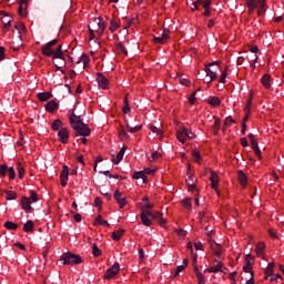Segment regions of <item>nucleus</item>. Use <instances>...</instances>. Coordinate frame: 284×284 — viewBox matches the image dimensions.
I'll use <instances>...</instances> for the list:
<instances>
[{"instance_id":"38","label":"nucleus","mask_w":284,"mask_h":284,"mask_svg":"<svg viewBox=\"0 0 284 284\" xmlns=\"http://www.w3.org/2000/svg\"><path fill=\"white\" fill-rule=\"evenodd\" d=\"M219 130H221V119H215L213 124V134H219Z\"/></svg>"},{"instance_id":"14","label":"nucleus","mask_w":284,"mask_h":284,"mask_svg":"<svg viewBox=\"0 0 284 284\" xmlns=\"http://www.w3.org/2000/svg\"><path fill=\"white\" fill-rule=\"evenodd\" d=\"M2 24H3V28L4 30H10V28H12V17L6 14L2 19Z\"/></svg>"},{"instance_id":"9","label":"nucleus","mask_w":284,"mask_h":284,"mask_svg":"<svg viewBox=\"0 0 284 284\" xmlns=\"http://www.w3.org/2000/svg\"><path fill=\"white\" fill-rule=\"evenodd\" d=\"M68 176H70V168H68V165H63L60 174V181H61L62 187H65V185H68Z\"/></svg>"},{"instance_id":"20","label":"nucleus","mask_w":284,"mask_h":284,"mask_svg":"<svg viewBox=\"0 0 284 284\" xmlns=\"http://www.w3.org/2000/svg\"><path fill=\"white\" fill-rule=\"evenodd\" d=\"M53 59H62V61L65 60V58H63V44H59V47L54 50Z\"/></svg>"},{"instance_id":"49","label":"nucleus","mask_w":284,"mask_h":284,"mask_svg":"<svg viewBox=\"0 0 284 284\" xmlns=\"http://www.w3.org/2000/svg\"><path fill=\"white\" fill-rule=\"evenodd\" d=\"M193 154V159L196 163H199V161H201V152L196 151V150H193L192 152Z\"/></svg>"},{"instance_id":"8","label":"nucleus","mask_w":284,"mask_h":284,"mask_svg":"<svg viewBox=\"0 0 284 284\" xmlns=\"http://www.w3.org/2000/svg\"><path fill=\"white\" fill-rule=\"evenodd\" d=\"M113 196H114V199H115V201H116V203L119 204V207H120L121 210H123V207H125V206L128 205V197H125V196L123 195V193L120 192L119 190H116V191L114 192Z\"/></svg>"},{"instance_id":"3","label":"nucleus","mask_w":284,"mask_h":284,"mask_svg":"<svg viewBox=\"0 0 284 284\" xmlns=\"http://www.w3.org/2000/svg\"><path fill=\"white\" fill-rule=\"evenodd\" d=\"M60 261H63V265H81V263H83V258L72 252L63 253Z\"/></svg>"},{"instance_id":"40","label":"nucleus","mask_w":284,"mask_h":284,"mask_svg":"<svg viewBox=\"0 0 284 284\" xmlns=\"http://www.w3.org/2000/svg\"><path fill=\"white\" fill-rule=\"evenodd\" d=\"M141 221L143 223V225H145L146 227H150L152 225V220H150V217L145 216V214H141Z\"/></svg>"},{"instance_id":"28","label":"nucleus","mask_w":284,"mask_h":284,"mask_svg":"<svg viewBox=\"0 0 284 284\" xmlns=\"http://www.w3.org/2000/svg\"><path fill=\"white\" fill-rule=\"evenodd\" d=\"M23 230L26 232H33L34 231V222H32V220H28L27 223L23 225Z\"/></svg>"},{"instance_id":"41","label":"nucleus","mask_w":284,"mask_h":284,"mask_svg":"<svg viewBox=\"0 0 284 284\" xmlns=\"http://www.w3.org/2000/svg\"><path fill=\"white\" fill-rule=\"evenodd\" d=\"M212 250H213L215 256H217V258H221V255L223 254L221 252V245L220 244H215L214 246H212Z\"/></svg>"},{"instance_id":"56","label":"nucleus","mask_w":284,"mask_h":284,"mask_svg":"<svg viewBox=\"0 0 284 284\" xmlns=\"http://www.w3.org/2000/svg\"><path fill=\"white\" fill-rule=\"evenodd\" d=\"M225 79H227V68L222 72L220 83H225Z\"/></svg>"},{"instance_id":"7","label":"nucleus","mask_w":284,"mask_h":284,"mask_svg":"<svg viewBox=\"0 0 284 284\" xmlns=\"http://www.w3.org/2000/svg\"><path fill=\"white\" fill-rule=\"evenodd\" d=\"M119 272H121V265L119 264V262H115L110 268L106 270L104 278L106 281H110V278H114V276H116Z\"/></svg>"},{"instance_id":"60","label":"nucleus","mask_w":284,"mask_h":284,"mask_svg":"<svg viewBox=\"0 0 284 284\" xmlns=\"http://www.w3.org/2000/svg\"><path fill=\"white\" fill-rule=\"evenodd\" d=\"M153 41H154V43H161V44H163V43H165L166 40H164L163 37L160 36V37H154V38H153Z\"/></svg>"},{"instance_id":"4","label":"nucleus","mask_w":284,"mask_h":284,"mask_svg":"<svg viewBox=\"0 0 284 284\" xmlns=\"http://www.w3.org/2000/svg\"><path fill=\"white\" fill-rule=\"evenodd\" d=\"M267 0H246V6L250 9V12H254L256 8H260L257 10V14H263L265 12V3Z\"/></svg>"},{"instance_id":"52","label":"nucleus","mask_w":284,"mask_h":284,"mask_svg":"<svg viewBox=\"0 0 284 284\" xmlns=\"http://www.w3.org/2000/svg\"><path fill=\"white\" fill-rule=\"evenodd\" d=\"M0 174H1V176H6L8 174V165L2 164L0 166Z\"/></svg>"},{"instance_id":"43","label":"nucleus","mask_w":284,"mask_h":284,"mask_svg":"<svg viewBox=\"0 0 284 284\" xmlns=\"http://www.w3.org/2000/svg\"><path fill=\"white\" fill-rule=\"evenodd\" d=\"M118 29H119V23H116V21L114 20H110V27H109L110 32H116Z\"/></svg>"},{"instance_id":"33","label":"nucleus","mask_w":284,"mask_h":284,"mask_svg":"<svg viewBox=\"0 0 284 284\" xmlns=\"http://www.w3.org/2000/svg\"><path fill=\"white\" fill-rule=\"evenodd\" d=\"M176 139L178 141H180V143L185 145V133H183V128L180 131H178Z\"/></svg>"},{"instance_id":"24","label":"nucleus","mask_w":284,"mask_h":284,"mask_svg":"<svg viewBox=\"0 0 284 284\" xmlns=\"http://www.w3.org/2000/svg\"><path fill=\"white\" fill-rule=\"evenodd\" d=\"M93 225H105L106 227H110V223L108 221L103 220V215H98L95 217Z\"/></svg>"},{"instance_id":"47","label":"nucleus","mask_w":284,"mask_h":284,"mask_svg":"<svg viewBox=\"0 0 284 284\" xmlns=\"http://www.w3.org/2000/svg\"><path fill=\"white\" fill-rule=\"evenodd\" d=\"M246 265H254V256L252 254H247L245 257Z\"/></svg>"},{"instance_id":"63","label":"nucleus","mask_w":284,"mask_h":284,"mask_svg":"<svg viewBox=\"0 0 284 284\" xmlns=\"http://www.w3.org/2000/svg\"><path fill=\"white\" fill-rule=\"evenodd\" d=\"M236 121H234L233 119H232V115H229L226 119H225V121H224V125H230V124H232V123H235Z\"/></svg>"},{"instance_id":"29","label":"nucleus","mask_w":284,"mask_h":284,"mask_svg":"<svg viewBox=\"0 0 284 284\" xmlns=\"http://www.w3.org/2000/svg\"><path fill=\"white\" fill-rule=\"evenodd\" d=\"M130 102L128 101V97L124 98L123 100V108H122V112L123 114H130Z\"/></svg>"},{"instance_id":"2","label":"nucleus","mask_w":284,"mask_h":284,"mask_svg":"<svg viewBox=\"0 0 284 284\" xmlns=\"http://www.w3.org/2000/svg\"><path fill=\"white\" fill-rule=\"evenodd\" d=\"M71 128L74 130V136H90L92 130L83 122V120H77L71 122Z\"/></svg>"},{"instance_id":"32","label":"nucleus","mask_w":284,"mask_h":284,"mask_svg":"<svg viewBox=\"0 0 284 284\" xmlns=\"http://www.w3.org/2000/svg\"><path fill=\"white\" fill-rule=\"evenodd\" d=\"M125 233V230H119L112 233L113 241H119L122 239L123 234Z\"/></svg>"},{"instance_id":"51","label":"nucleus","mask_w":284,"mask_h":284,"mask_svg":"<svg viewBox=\"0 0 284 284\" xmlns=\"http://www.w3.org/2000/svg\"><path fill=\"white\" fill-rule=\"evenodd\" d=\"M154 211L150 210V209H142L141 214H144V216L146 217H152Z\"/></svg>"},{"instance_id":"16","label":"nucleus","mask_w":284,"mask_h":284,"mask_svg":"<svg viewBox=\"0 0 284 284\" xmlns=\"http://www.w3.org/2000/svg\"><path fill=\"white\" fill-rule=\"evenodd\" d=\"M265 243L263 242H258L255 246V252L257 254V256H260L261 258H263V256H265Z\"/></svg>"},{"instance_id":"53","label":"nucleus","mask_w":284,"mask_h":284,"mask_svg":"<svg viewBox=\"0 0 284 284\" xmlns=\"http://www.w3.org/2000/svg\"><path fill=\"white\" fill-rule=\"evenodd\" d=\"M145 175L144 171H138L133 174V179L138 180V179H143V176Z\"/></svg>"},{"instance_id":"39","label":"nucleus","mask_w":284,"mask_h":284,"mask_svg":"<svg viewBox=\"0 0 284 284\" xmlns=\"http://www.w3.org/2000/svg\"><path fill=\"white\" fill-rule=\"evenodd\" d=\"M7 201H14L17 199V192L14 191H6Z\"/></svg>"},{"instance_id":"59","label":"nucleus","mask_w":284,"mask_h":284,"mask_svg":"<svg viewBox=\"0 0 284 284\" xmlns=\"http://www.w3.org/2000/svg\"><path fill=\"white\" fill-rule=\"evenodd\" d=\"M178 236H187V231L183 230V229H176L175 230Z\"/></svg>"},{"instance_id":"36","label":"nucleus","mask_w":284,"mask_h":284,"mask_svg":"<svg viewBox=\"0 0 284 284\" xmlns=\"http://www.w3.org/2000/svg\"><path fill=\"white\" fill-rule=\"evenodd\" d=\"M221 270H223V263H219L215 266H211L207 268V272L210 273H216V272H221Z\"/></svg>"},{"instance_id":"55","label":"nucleus","mask_w":284,"mask_h":284,"mask_svg":"<svg viewBox=\"0 0 284 284\" xmlns=\"http://www.w3.org/2000/svg\"><path fill=\"white\" fill-rule=\"evenodd\" d=\"M150 130H151V132H154L158 135L163 134V131H161V129L156 128L155 125H151Z\"/></svg>"},{"instance_id":"46","label":"nucleus","mask_w":284,"mask_h":284,"mask_svg":"<svg viewBox=\"0 0 284 284\" xmlns=\"http://www.w3.org/2000/svg\"><path fill=\"white\" fill-rule=\"evenodd\" d=\"M183 134L187 139H194V133L192 131L187 130V128H183Z\"/></svg>"},{"instance_id":"27","label":"nucleus","mask_w":284,"mask_h":284,"mask_svg":"<svg viewBox=\"0 0 284 284\" xmlns=\"http://www.w3.org/2000/svg\"><path fill=\"white\" fill-rule=\"evenodd\" d=\"M38 99L40 101H49V99H52V93H50V92L38 93Z\"/></svg>"},{"instance_id":"30","label":"nucleus","mask_w":284,"mask_h":284,"mask_svg":"<svg viewBox=\"0 0 284 284\" xmlns=\"http://www.w3.org/2000/svg\"><path fill=\"white\" fill-rule=\"evenodd\" d=\"M119 138L121 139V141H126V139H130V135H129L128 132L125 131V128H124V126H121V128H120Z\"/></svg>"},{"instance_id":"42","label":"nucleus","mask_w":284,"mask_h":284,"mask_svg":"<svg viewBox=\"0 0 284 284\" xmlns=\"http://www.w3.org/2000/svg\"><path fill=\"white\" fill-rule=\"evenodd\" d=\"M116 50L118 52H122V54L128 55V50L125 49V45H123L122 42H118Z\"/></svg>"},{"instance_id":"57","label":"nucleus","mask_w":284,"mask_h":284,"mask_svg":"<svg viewBox=\"0 0 284 284\" xmlns=\"http://www.w3.org/2000/svg\"><path fill=\"white\" fill-rule=\"evenodd\" d=\"M189 102L191 103V105H194V103H196V91L190 95Z\"/></svg>"},{"instance_id":"13","label":"nucleus","mask_w":284,"mask_h":284,"mask_svg":"<svg viewBox=\"0 0 284 284\" xmlns=\"http://www.w3.org/2000/svg\"><path fill=\"white\" fill-rule=\"evenodd\" d=\"M151 219L153 221H158L159 225H162V227H164L165 224L168 223V221H165V219H163V213H160L158 211H153Z\"/></svg>"},{"instance_id":"61","label":"nucleus","mask_w":284,"mask_h":284,"mask_svg":"<svg viewBox=\"0 0 284 284\" xmlns=\"http://www.w3.org/2000/svg\"><path fill=\"white\" fill-rule=\"evenodd\" d=\"M183 270H185V265H180L176 267V271L174 273V276H179V274H181V272H183Z\"/></svg>"},{"instance_id":"19","label":"nucleus","mask_w":284,"mask_h":284,"mask_svg":"<svg viewBox=\"0 0 284 284\" xmlns=\"http://www.w3.org/2000/svg\"><path fill=\"white\" fill-rule=\"evenodd\" d=\"M237 179L242 185V187H247V175L243 173V171L237 172Z\"/></svg>"},{"instance_id":"44","label":"nucleus","mask_w":284,"mask_h":284,"mask_svg":"<svg viewBox=\"0 0 284 284\" xmlns=\"http://www.w3.org/2000/svg\"><path fill=\"white\" fill-rule=\"evenodd\" d=\"M69 121H70V124L72 125V121H83V120L81 119V115H75L74 111H72V113L69 118Z\"/></svg>"},{"instance_id":"50","label":"nucleus","mask_w":284,"mask_h":284,"mask_svg":"<svg viewBox=\"0 0 284 284\" xmlns=\"http://www.w3.org/2000/svg\"><path fill=\"white\" fill-rule=\"evenodd\" d=\"M243 271L244 272H250V274L252 275V277H254V271H252V264H246L243 266Z\"/></svg>"},{"instance_id":"22","label":"nucleus","mask_w":284,"mask_h":284,"mask_svg":"<svg viewBox=\"0 0 284 284\" xmlns=\"http://www.w3.org/2000/svg\"><path fill=\"white\" fill-rule=\"evenodd\" d=\"M51 129L57 132V131H61L63 130V122L60 119H57L53 121V123L51 124Z\"/></svg>"},{"instance_id":"35","label":"nucleus","mask_w":284,"mask_h":284,"mask_svg":"<svg viewBox=\"0 0 284 284\" xmlns=\"http://www.w3.org/2000/svg\"><path fill=\"white\" fill-rule=\"evenodd\" d=\"M4 227L7 230H18L19 225L17 223H14V222L7 221V222H4Z\"/></svg>"},{"instance_id":"11","label":"nucleus","mask_w":284,"mask_h":284,"mask_svg":"<svg viewBox=\"0 0 284 284\" xmlns=\"http://www.w3.org/2000/svg\"><path fill=\"white\" fill-rule=\"evenodd\" d=\"M125 150H128L126 145L122 146V149L118 152L116 158H114V154H112V163H114V165H119V163L123 161Z\"/></svg>"},{"instance_id":"45","label":"nucleus","mask_w":284,"mask_h":284,"mask_svg":"<svg viewBox=\"0 0 284 284\" xmlns=\"http://www.w3.org/2000/svg\"><path fill=\"white\" fill-rule=\"evenodd\" d=\"M7 173L9 174V179L12 181L17 176V173L14 172V168L7 169Z\"/></svg>"},{"instance_id":"17","label":"nucleus","mask_w":284,"mask_h":284,"mask_svg":"<svg viewBox=\"0 0 284 284\" xmlns=\"http://www.w3.org/2000/svg\"><path fill=\"white\" fill-rule=\"evenodd\" d=\"M20 203L22 205V210H26L27 212H30V210H32V205L29 197L23 196Z\"/></svg>"},{"instance_id":"21","label":"nucleus","mask_w":284,"mask_h":284,"mask_svg":"<svg viewBox=\"0 0 284 284\" xmlns=\"http://www.w3.org/2000/svg\"><path fill=\"white\" fill-rule=\"evenodd\" d=\"M271 81H272V75L264 74L262 77V84L264 85V88H266V90H270V88H272V84L270 83Z\"/></svg>"},{"instance_id":"54","label":"nucleus","mask_w":284,"mask_h":284,"mask_svg":"<svg viewBox=\"0 0 284 284\" xmlns=\"http://www.w3.org/2000/svg\"><path fill=\"white\" fill-rule=\"evenodd\" d=\"M30 199L33 203H37V201H39V197L37 195L36 191H30Z\"/></svg>"},{"instance_id":"23","label":"nucleus","mask_w":284,"mask_h":284,"mask_svg":"<svg viewBox=\"0 0 284 284\" xmlns=\"http://www.w3.org/2000/svg\"><path fill=\"white\" fill-rule=\"evenodd\" d=\"M27 9H28V0H21L18 9L20 17H26V13L23 12V10H27Z\"/></svg>"},{"instance_id":"25","label":"nucleus","mask_w":284,"mask_h":284,"mask_svg":"<svg viewBox=\"0 0 284 284\" xmlns=\"http://www.w3.org/2000/svg\"><path fill=\"white\" fill-rule=\"evenodd\" d=\"M186 185H187L189 190H194L196 187V181L194 180V176L189 175L186 178Z\"/></svg>"},{"instance_id":"31","label":"nucleus","mask_w":284,"mask_h":284,"mask_svg":"<svg viewBox=\"0 0 284 284\" xmlns=\"http://www.w3.org/2000/svg\"><path fill=\"white\" fill-rule=\"evenodd\" d=\"M265 278H267L268 276H272V274H274V262L268 263L266 270H265Z\"/></svg>"},{"instance_id":"48","label":"nucleus","mask_w":284,"mask_h":284,"mask_svg":"<svg viewBox=\"0 0 284 284\" xmlns=\"http://www.w3.org/2000/svg\"><path fill=\"white\" fill-rule=\"evenodd\" d=\"M93 256H101L102 252L99 250V246L97 244L92 247Z\"/></svg>"},{"instance_id":"15","label":"nucleus","mask_w":284,"mask_h":284,"mask_svg":"<svg viewBox=\"0 0 284 284\" xmlns=\"http://www.w3.org/2000/svg\"><path fill=\"white\" fill-rule=\"evenodd\" d=\"M47 112H54L55 110H59V103L57 101L51 100L45 104Z\"/></svg>"},{"instance_id":"37","label":"nucleus","mask_w":284,"mask_h":284,"mask_svg":"<svg viewBox=\"0 0 284 284\" xmlns=\"http://www.w3.org/2000/svg\"><path fill=\"white\" fill-rule=\"evenodd\" d=\"M17 165H18V176L19 179H23L26 174V169L23 168V164H21V162H18Z\"/></svg>"},{"instance_id":"5","label":"nucleus","mask_w":284,"mask_h":284,"mask_svg":"<svg viewBox=\"0 0 284 284\" xmlns=\"http://www.w3.org/2000/svg\"><path fill=\"white\" fill-rule=\"evenodd\" d=\"M220 70L221 67L219 65V62H212L205 67L206 77H210V81H216V77Z\"/></svg>"},{"instance_id":"18","label":"nucleus","mask_w":284,"mask_h":284,"mask_svg":"<svg viewBox=\"0 0 284 284\" xmlns=\"http://www.w3.org/2000/svg\"><path fill=\"white\" fill-rule=\"evenodd\" d=\"M211 185L213 190H219V175L216 174V172H212L211 173Z\"/></svg>"},{"instance_id":"34","label":"nucleus","mask_w":284,"mask_h":284,"mask_svg":"<svg viewBox=\"0 0 284 284\" xmlns=\"http://www.w3.org/2000/svg\"><path fill=\"white\" fill-rule=\"evenodd\" d=\"M209 105H212L213 108H216V106L221 105V99H219L216 97H212L209 100Z\"/></svg>"},{"instance_id":"64","label":"nucleus","mask_w":284,"mask_h":284,"mask_svg":"<svg viewBox=\"0 0 284 284\" xmlns=\"http://www.w3.org/2000/svg\"><path fill=\"white\" fill-rule=\"evenodd\" d=\"M180 83L182 85H186V88H189L190 85V80L189 79H185V78H180Z\"/></svg>"},{"instance_id":"6","label":"nucleus","mask_w":284,"mask_h":284,"mask_svg":"<svg viewBox=\"0 0 284 284\" xmlns=\"http://www.w3.org/2000/svg\"><path fill=\"white\" fill-rule=\"evenodd\" d=\"M59 43V39L51 40L44 47L41 48V52L44 57H53L54 58V45Z\"/></svg>"},{"instance_id":"62","label":"nucleus","mask_w":284,"mask_h":284,"mask_svg":"<svg viewBox=\"0 0 284 284\" xmlns=\"http://www.w3.org/2000/svg\"><path fill=\"white\" fill-rule=\"evenodd\" d=\"M212 6V1L206 0L202 3V8H204V10H210V7Z\"/></svg>"},{"instance_id":"1","label":"nucleus","mask_w":284,"mask_h":284,"mask_svg":"<svg viewBox=\"0 0 284 284\" xmlns=\"http://www.w3.org/2000/svg\"><path fill=\"white\" fill-rule=\"evenodd\" d=\"M94 32H97L98 37H103V32H105V22L103 21V18H94L92 27L89 26V34L91 41L97 38Z\"/></svg>"},{"instance_id":"10","label":"nucleus","mask_w":284,"mask_h":284,"mask_svg":"<svg viewBox=\"0 0 284 284\" xmlns=\"http://www.w3.org/2000/svg\"><path fill=\"white\" fill-rule=\"evenodd\" d=\"M58 136H59V142L65 144L70 140V132H68L67 128L61 129L58 132Z\"/></svg>"},{"instance_id":"26","label":"nucleus","mask_w":284,"mask_h":284,"mask_svg":"<svg viewBox=\"0 0 284 284\" xmlns=\"http://www.w3.org/2000/svg\"><path fill=\"white\" fill-rule=\"evenodd\" d=\"M125 126H126V130H129V132H130L131 134H136V132L141 131L142 128H143L142 124L132 128V126H130V123H128V122H126Z\"/></svg>"},{"instance_id":"58","label":"nucleus","mask_w":284,"mask_h":284,"mask_svg":"<svg viewBox=\"0 0 284 284\" xmlns=\"http://www.w3.org/2000/svg\"><path fill=\"white\" fill-rule=\"evenodd\" d=\"M183 205L184 207H186V210H192V202L190 201V199H185L183 201Z\"/></svg>"},{"instance_id":"12","label":"nucleus","mask_w":284,"mask_h":284,"mask_svg":"<svg viewBox=\"0 0 284 284\" xmlns=\"http://www.w3.org/2000/svg\"><path fill=\"white\" fill-rule=\"evenodd\" d=\"M97 82L99 84V88H102V90H108V78H105L103 73H97Z\"/></svg>"}]
</instances>
